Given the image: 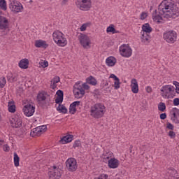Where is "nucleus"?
Returning a JSON list of instances; mask_svg holds the SVG:
<instances>
[{
    "label": "nucleus",
    "instance_id": "obj_47",
    "mask_svg": "<svg viewBox=\"0 0 179 179\" xmlns=\"http://www.w3.org/2000/svg\"><path fill=\"white\" fill-rule=\"evenodd\" d=\"M166 128H167V129H170L171 131H173L174 130V125H173V124H171L170 122H167L166 123Z\"/></svg>",
    "mask_w": 179,
    "mask_h": 179
},
{
    "label": "nucleus",
    "instance_id": "obj_45",
    "mask_svg": "<svg viewBox=\"0 0 179 179\" xmlns=\"http://www.w3.org/2000/svg\"><path fill=\"white\" fill-rule=\"evenodd\" d=\"M94 179H108V175L106 173H102L99 175L98 177H95Z\"/></svg>",
    "mask_w": 179,
    "mask_h": 179
},
{
    "label": "nucleus",
    "instance_id": "obj_3",
    "mask_svg": "<svg viewBox=\"0 0 179 179\" xmlns=\"http://www.w3.org/2000/svg\"><path fill=\"white\" fill-rule=\"evenodd\" d=\"M91 117L101 118L106 114V106L103 103H96L90 110Z\"/></svg>",
    "mask_w": 179,
    "mask_h": 179
},
{
    "label": "nucleus",
    "instance_id": "obj_18",
    "mask_svg": "<svg viewBox=\"0 0 179 179\" xmlns=\"http://www.w3.org/2000/svg\"><path fill=\"white\" fill-rule=\"evenodd\" d=\"M130 87L132 93L136 94L139 93V84L136 78H132L130 81Z\"/></svg>",
    "mask_w": 179,
    "mask_h": 179
},
{
    "label": "nucleus",
    "instance_id": "obj_12",
    "mask_svg": "<svg viewBox=\"0 0 179 179\" xmlns=\"http://www.w3.org/2000/svg\"><path fill=\"white\" fill-rule=\"evenodd\" d=\"M163 38L169 44H174L177 41V32L176 31H168L163 34Z\"/></svg>",
    "mask_w": 179,
    "mask_h": 179
},
{
    "label": "nucleus",
    "instance_id": "obj_26",
    "mask_svg": "<svg viewBox=\"0 0 179 179\" xmlns=\"http://www.w3.org/2000/svg\"><path fill=\"white\" fill-rule=\"evenodd\" d=\"M29 64H30L29 59H22L18 63V66L21 68V69H27V68H29Z\"/></svg>",
    "mask_w": 179,
    "mask_h": 179
},
{
    "label": "nucleus",
    "instance_id": "obj_44",
    "mask_svg": "<svg viewBox=\"0 0 179 179\" xmlns=\"http://www.w3.org/2000/svg\"><path fill=\"white\" fill-rule=\"evenodd\" d=\"M80 85L82 87V89H83L84 90H89V89H90V87L89 86V85H87V83H82V82H80Z\"/></svg>",
    "mask_w": 179,
    "mask_h": 179
},
{
    "label": "nucleus",
    "instance_id": "obj_6",
    "mask_svg": "<svg viewBox=\"0 0 179 179\" xmlns=\"http://www.w3.org/2000/svg\"><path fill=\"white\" fill-rule=\"evenodd\" d=\"M76 6L82 12H89L92 8V0H76Z\"/></svg>",
    "mask_w": 179,
    "mask_h": 179
},
{
    "label": "nucleus",
    "instance_id": "obj_14",
    "mask_svg": "<svg viewBox=\"0 0 179 179\" xmlns=\"http://www.w3.org/2000/svg\"><path fill=\"white\" fill-rule=\"evenodd\" d=\"M10 122L13 128H20L22 123V117H20L17 115H15L11 117V119L10 120Z\"/></svg>",
    "mask_w": 179,
    "mask_h": 179
},
{
    "label": "nucleus",
    "instance_id": "obj_28",
    "mask_svg": "<svg viewBox=\"0 0 179 179\" xmlns=\"http://www.w3.org/2000/svg\"><path fill=\"white\" fill-rule=\"evenodd\" d=\"M71 141H73V136L66 135L60 140V143L66 145V143H69Z\"/></svg>",
    "mask_w": 179,
    "mask_h": 179
},
{
    "label": "nucleus",
    "instance_id": "obj_53",
    "mask_svg": "<svg viewBox=\"0 0 179 179\" xmlns=\"http://www.w3.org/2000/svg\"><path fill=\"white\" fill-rule=\"evenodd\" d=\"M173 106H179V99L175 98L173 99Z\"/></svg>",
    "mask_w": 179,
    "mask_h": 179
},
{
    "label": "nucleus",
    "instance_id": "obj_17",
    "mask_svg": "<svg viewBox=\"0 0 179 179\" xmlns=\"http://www.w3.org/2000/svg\"><path fill=\"white\" fill-rule=\"evenodd\" d=\"M171 120L175 124H179V109L174 108L171 111Z\"/></svg>",
    "mask_w": 179,
    "mask_h": 179
},
{
    "label": "nucleus",
    "instance_id": "obj_40",
    "mask_svg": "<svg viewBox=\"0 0 179 179\" xmlns=\"http://www.w3.org/2000/svg\"><path fill=\"white\" fill-rule=\"evenodd\" d=\"M39 68H48V61H41L38 63Z\"/></svg>",
    "mask_w": 179,
    "mask_h": 179
},
{
    "label": "nucleus",
    "instance_id": "obj_41",
    "mask_svg": "<svg viewBox=\"0 0 179 179\" xmlns=\"http://www.w3.org/2000/svg\"><path fill=\"white\" fill-rule=\"evenodd\" d=\"M5 85H6V78L5 77L0 78V87L3 89L5 87Z\"/></svg>",
    "mask_w": 179,
    "mask_h": 179
},
{
    "label": "nucleus",
    "instance_id": "obj_49",
    "mask_svg": "<svg viewBox=\"0 0 179 179\" xmlns=\"http://www.w3.org/2000/svg\"><path fill=\"white\" fill-rule=\"evenodd\" d=\"M81 143H80V141L79 140H76L75 142H74V144H73V148H79L81 146Z\"/></svg>",
    "mask_w": 179,
    "mask_h": 179
},
{
    "label": "nucleus",
    "instance_id": "obj_16",
    "mask_svg": "<svg viewBox=\"0 0 179 179\" xmlns=\"http://www.w3.org/2000/svg\"><path fill=\"white\" fill-rule=\"evenodd\" d=\"M10 26V21L6 17L0 16V30H8Z\"/></svg>",
    "mask_w": 179,
    "mask_h": 179
},
{
    "label": "nucleus",
    "instance_id": "obj_24",
    "mask_svg": "<svg viewBox=\"0 0 179 179\" xmlns=\"http://www.w3.org/2000/svg\"><path fill=\"white\" fill-rule=\"evenodd\" d=\"M106 64L107 66L109 67L115 66V64H117V58L113 56H110L106 59Z\"/></svg>",
    "mask_w": 179,
    "mask_h": 179
},
{
    "label": "nucleus",
    "instance_id": "obj_11",
    "mask_svg": "<svg viewBox=\"0 0 179 179\" xmlns=\"http://www.w3.org/2000/svg\"><path fill=\"white\" fill-rule=\"evenodd\" d=\"M73 93L76 99H82L85 96V90L82 88L80 81L75 83L73 88Z\"/></svg>",
    "mask_w": 179,
    "mask_h": 179
},
{
    "label": "nucleus",
    "instance_id": "obj_33",
    "mask_svg": "<svg viewBox=\"0 0 179 179\" xmlns=\"http://www.w3.org/2000/svg\"><path fill=\"white\" fill-rule=\"evenodd\" d=\"M150 38V36L148 34H146L143 32L141 36V41L142 43H144V44H148L149 43V40Z\"/></svg>",
    "mask_w": 179,
    "mask_h": 179
},
{
    "label": "nucleus",
    "instance_id": "obj_13",
    "mask_svg": "<svg viewBox=\"0 0 179 179\" xmlns=\"http://www.w3.org/2000/svg\"><path fill=\"white\" fill-rule=\"evenodd\" d=\"M66 167L69 171H76L78 170V162H76L75 158H69L66 161Z\"/></svg>",
    "mask_w": 179,
    "mask_h": 179
},
{
    "label": "nucleus",
    "instance_id": "obj_20",
    "mask_svg": "<svg viewBox=\"0 0 179 179\" xmlns=\"http://www.w3.org/2000/svg\"><path fill=\"white\" fill-rule=\"evenodd\" d=\"M108 167L109 169H118L120 167V160L115 157H113L109 162H108Z\"/></svg>",
    "mask_w": 179,
    "mask_h": 179
},
{
    "label": "nucleus",
    "instance_id": "obj_57",
    "mask_svg": "<svg viewBox=\"0 0 179 179\" xmlns=\"http://www.w3.org/2000/svg\"><path fill=\"white\" fill-rule=\"evenodd\" d=\"M0 121H1V115H0Z\"/></svg>",
    "mask_w": 179,
    "mask_h": 179
},
{
    "label": "nucleus",
    "instance_id": "obj_35",
    "mask_svg": "<svg viewBox=\"0 0 179 179\" xmlns=\"http://www.w3.org/2000/svg\"><path fill=\"white\" fill-rule=\"evenodd\" d=\"M0 9L4 11L8 10V3H6V0H0Z\"/></svg>",
    "mask_w": 179,
    "mask_h": 179
},
{
    "label": "nucleus",
    "instance_id": "obj_4",
    "mask_svg": "<svg viewBox=\"0 0 179 179\" xmlns=\"http://www.w3.org/2000/svg\"><path fill=\"white\" fill-rule=\"evenodd\" d=\"M160 92L163 99H173V97H176V87L171 85H163Z\"/></svg>",
    "mask_w": 179,
    "mask_h": 179
},
{
    "label": "nucleus",
    "instance_id": "obj_39",
    "mask_svg": "<svg viewBox=\"0 0 179 179\" xmlns=\"http://www.w3.org/2000/svg\"><path fill=\"white\" fill-rule=\"evenodd\" d=\"M113 87L115 90H118V89L121 87V82H120V80H117L116 81L113 82Z\"/></svg>",
    "mask_w": 179,
    "mask_h": 179
},
{
    "label": "nucleus",
    "instance_id": "obj_54",
    "mask_svg": "<svg viewBox=\"0 0 179 179\" xmlns=\"http://www.w3.org/2000/svg\"><path fill=\"white\" fill-rule=\"evenodd\" d=\"M5 145V141L1 139L0 140V146H3Z\"/></svg>",
    "mask_w": 179,
    "mask_h": 179
},
{
    "label": "nucleus",
    "instance_id": "obj_7",
    "mask_svg": "<svg viewBox=\"0 0 179 179\" xmlns=\"http://www.w3.org/2000/svg\"><path fill=\"white\" fill-rule=\"evenodd\" d=\"M134 50L129 44L123 43L119 47V54L123 58H131Z\"/></svg>",
    "mask_w": 179,
    "mask_h": 179
},
{
    "label": "nucleus",
    "instance_id": "obj_29",
    "mask_svg": "<svg viewBox=\"0 0 179 179\" xmlns=\"http://www.w3.org/2000/svg\"><path fill=\"white\" fill-rule=\"evenodd\" d=\"M106 33L108 34H115L118 33V31L115 29L114 24H111L106 28Z\"/></svg>",
    "mask_w": 179,
    "mask_h": 179
},
{
    "label": "nucleus",
    "instance_id": "obj_8",
    "mask_svg": "<svg viewBox=\"0 0 179 179\" xmlns=\"http://www.w3.org/2000/svg\"><path fill=\"white\" fill-rule=\"evenodd\" d=\"M78 41H80V45H82L85 50L92 48V38L90 36L85 34H80L78 36Z\"/></svg>",
    "mask_w": 179,
    "mask_h": 179
},
{
    "label": "nucleus",
    "instance_id": "obj_25",
    "mask_svg": "<svg viewBox=\"0 0 179 179\" xmlns=\"http://www.w3.org/2000/svg\"><path fill=\"white\" fill-rule=\"evenodd\" d=\"M57 97L55 100L56 104H61L64 101V92L62 90H57L56 92Z\"/></svg>",
    "mask_w": 179,
    "mask_h": 179
},
{
    "label": "nucleus",
    "instance_id": "obj_5",
    "mask_svg": "<svg viewBox=\"0 0 179 179\" xmlns=\"http://www.w3.org/2000/svg\"><path fill=\"white\" fill-rule=\"evenodd\" d=\"M22 113L25 115V117H32L36 113V106L33 105V103L29 101V100H23L22 101Z\"/></svg>",
    "mask_w": 179,
    "mask_h": 179
},
{
    "label": "nucleus",
    "instance_id": "obj_21",
    "mask_svg": "<svg viewBox=\"0 0 179 179\" xmlns=\"http://www.w3.org/2000/svg\"><path fill=\"white\" fill-rule=\"evenodd\" d=\"M48 97V94L45 91H40L36 97V100L38 103H43V101H45L47 98Z\"/></svg>",
    "mask_w": 179,
    "mask_h": 179
},
{
    "label": "nucleus",
    "instance_id": "obj_56",
    "mask_svg": "<svg viewBox=\"0 0 179 179\" xmlns=\"http://www.w3.org/2000/svg\"><path fill=\"white\" fill-rule=\"evenodd\" d=\"M87 148H89V145H87V146H85V149H87Z\"/></svg>",
    "mask_w": 179,
    "mask_h": 179
},
{
    "label": "nucleus",
    "instance_id": "obj_34",
    "mask_svg": "<svg viewBox=\"0 0 179 179\" xmlns=\"http://www.w3.org/2000/svg\"><path fill=\"white\" fill-rule=\"evenodd\" d=\"M57 110L59 111V113H62L63 114H66L68 113V109H66L65 106L62 104H59L57 108Z\"/></svg>",
    "mask_w": 179,
    "mask_h": 179
},
{
    "label": "nucleus",
    "instance_id": "obj_15",
    "mask_svg": "<svg viewBox=\"0 0 179 179\" xmlns=\"http://www.w3.org/2000/svg\"><path fill=\"white\" fill-rule=\"evenodd\" d=\"M45 131H47V126H39L31 130V136H40V135H43Z\"/></svg>",
    "mask_w": 179,
    "mask_h": 179
},
{
    "label": "nucleus",
    "instance_id": "obj_55",
    "mask_svg": "<svg viewBox=\"0 0 179 179\" xmlns=\"http://www.w3.org/2000/svg\"><path fill=\"white\" fill-rule=\"evenodd\" d=\"M68 3V0H62V5H66Z\"/></svg>",
    "mask_w": 179,
    "mask_h": 179
},
{
    "label": "nucleus",
    "instance_id": "obj_23",
    "mask_svg": "<svg viewBox=\"0 0 179 179\" xmlns=\"http://www.w3.org/2000/svg\"><path fill=\"white\" fill-rule=\"evenodd\" d=\"M79 106H80V101H76L71 103L69 106V113L72 115L75 114Z\"/></svg>",
    "mask_w": 179,
    "mask_h": 179
},
{
    "label": "nucleus",
    "instance_id": "obj_31",
    "mask_svg": "<svg viewBox=\"0 0 179 179\" xmlns=\"http://www.w3.org/2000/svg\"><path fill=\"white\" fill-rule=\"evenodd\" d=\"M86 83H88V85H92V86H96V85H97V80L93 76L87 78Z\"/></svg>",
    "mask_w": 179,
    "mask_h": 179
},
{
    "label": "nucleus",
    "instance_id": "obj_30",
    "mask_svg": "<svg viewBox=\"0 0 179 179\" xmlns=\"http://www.w3.org/2000/svg\"><path fill=\"white\" fill-rule=\"evenodd\" d=\"M60 81H61V79L59 78V76L55 77L51 81V84H50L51 89H57V84L59 83Z\"/></svg>",
    "mask_w": 179,
    "mask_h": 179
},
{
    "label": "nucleus",
    "instance_id": "obj_42",
    "mask_svg": "<svg viewBox=\"0 0 179 179\" xmlns=\"http://www.w3.org/2000/svg\"><path fill=\"white\" fill-rule=\"evenodd\" d=\"M148 16H149V13L146 11H143L140 15V19L141 20H145V19L148 18Z\"/></svg>",
    "mask_w": 179,
    "mask_h": 179
},
{
    "label": "nucleus",
    "instance_id": "obj_22",
    "mask_svg": "<svg viewBox=\"0 0 179 179\" xmlns=\"http://www.w3.org/2000/svg\"><path fill=\"white\" fill-rule=\"evenodd\" d=\"M34 45L36 48H44V50H45V48H48V44L47 41L41 39L36 40L35 41Z\"/></svg>",
    "mask_w": 179,
    "mask_h": 179
},
{
    "label": "nucleus",
    "instance_id": "obj_37",
    "mask_svg": "<svg viewBox=\"0 0 179 179\" xmlns=\"http://www.w3.org/2000/svg\"><path fill=\"white\" fill-rule=\"evenodd\" d=\"M20 161V158H19V155H17V153L14 152V166H15V167H19Z\"/></svg>",
    "mask_w": 179,
    "mask_h": 179
},
{
    "label": "nucleus",
    "instance_id": "obj_19",
    "mask_svg": "<svg viewBox=\"0 0 179 179\" xmlns=\"http://www.w3.org/2000/svg\"><path fill=\"white\" fill-rule=\"evenodd\" d=\"M101 157L103 163H107L114 157V153L110 150H106L103 152Z\"/></svg>",
    "mask_w": 179,
    "mask_h": 179
},
{
    "label": "nucleus",
    "instance_id": "obj_2",
    "mask_svg": "<svg viewBox=\"0 0 179 179\" xmlns=\"http://www.w3.org/2000/svg\"><path fill=\"white\" fill-rule=\"evenodd\" d=\"M52 40L58 47H66L68 45L66 36L59 30H56L52 33Z\"/></svg>",
    "mask_w": 179,
    "mask_h": 179
},
{
    "label": "nucleus",
    "instance_id": "obj_43",
    "mask_svg": "<svg viewBox=\"0 0 179 179\" xmlns=\"http://www.w3.org/2000/svg\"><path fill=\"white\" fill-rule=\"evenodd\" d=\"M173 85L176 87L175 93L179 94V83L177 81H173Z\"/></svg>",
    "mask_w": 179,
    "mask_h": 179
},
{
    "label": "nucleus",
    "instance_id": "obj_46",
    "mask_svg": "<svg viewBox=\"0 0 179 179\" xmlns=\"http://www.w3.org/2000/svg\"><path fill=\"white\" fill-rule=\"evenodd\" d=\"M168 136L171 139H174L176 138V132H174L173 130H170L168 133Z\"/></svg>",
    "mask_w": 179,
    "mask_h": 179
},
{
    "label": "nucleus",
    "instance_id": "obj_51",
    "mask_svg": "<svg viewBox=\"0 0 179 179\" xmlns=\"http://www.w3.org/2000/svg\"><path fill=\"white\" fill-rule=\"evenodd\" d=\"M159 118L161 120H166L167 118V114L166 113H162L160 115H159Z\"/></svg>",
    "mask_w": 179,
    "mask_h": 179
},
{
    "label": "nucleus",
    "instance_id": "obj_48",
    "mask_svg": "<svg viewBox=\"0 0 179 179\" xmlns=\"http://www.w3.org/2000/svg\"><path fill=\"white\" fill-rule=\"evenodd\" d=\"M109 78L110 79H113V80L114 82L120 80V78H118V77H117V76H115V74H113V73L110 75Z\"/></svg>",
    "mask_w": 179,
    "mask_h": 179
},
{
    "label": "nucleus",
    "instance_id": "obj_1",
    "mask_svg": "<svg viewBox=\"0 0 179 179\" xmlns=\"http://www.w3.org/2000/svg\"><path fill=\"white\" fill-rule=\"evenodd\" d=\"M159 12L155 10L152 13V20L155 23H162L163 17L170 19L179 13V9L174 4L173 0H163L158 7Z\"/></svg>",
    "mask_w": 179,
    "mask_h": 179
},
{
    "label": "nucleus",
    "instance_id": "obj_38",
    "mask_svg": "<svg viewBox=\"0 0 179 179\" xmlns=\"http://www.w3.org/2000/svg\"><path fill=\"white\" fill-rule=\"evenodd\" d=\"M158 110L159 111H162V113L164 112L166 110V103H164L163 102H160L158 104Z\"/></svg>",
    "mask_w": 179,
    "mask_h": 179
},
{
    "label": "nucleus",
    "instance_id": "obj_10",
    "mask_svg": "<svg viewBox=\"0 0 179 179\" xmlns=\"http://www.w3.org/2000/svg\"><path fill=\"white\" fill-rule=\"evenodd\" d=\"M9 9L13 13H21L23 12V4L17 0H12L9 3Z\"/></svg>",
    "mask_w": 179,
    "mask_h": 179
},
{
    "label": "nucleus",
    "instance_id": "obj_52",
    "mask_svg": "<svg viewBox=\"0 0 179 179\" xmlns=\"http://www.w3.org/2000/svg\"><path fill=\"white\" fill-rule=\"evenodd\" d=\"M145 91L147 92V93H152V87L150 86L145 87Z\"/></svg>",
    "mask_w": 179,
    "mask_h": 179
},
{
    "label": "nucleus",
    "instance_id": "obj_9",
    "mask_svg": "<svg viewBox=\"0 0 179 179\" xmlns=\"http://www.w3.org/2000/svg\"><path fill=\"white\" fill-rule=\"evenodd\" d=\"M48 176L50 179H59L62 176V170L57 166H52L50 168Z\"/></svg>",
    "mask_w": 179,
    "mask_h": 179
},
{
    "label": "nucleus",
    "instance_id": "obj_32",
    "mask_svg": "<svg viewBox=\"0 0 179 179\" xmlns=\"http://www.w3.org/2000/svg\"><path fill=\"white\" fill-rule=\"evenodd\" d=\"M8 111L9 113H15L16 111V105H15L14 101H9L8 103Z\"/></svg>",
    "mask_w": 179,
    "mask_h": 179
},
{
    "label": "nucleus",
    "instance_id": "obj_36",
    "mask_svg": "<svg viewBox=\"0 0 179 179\" xmlns=\"http://www.w3.org/2000/svg\"><path fill=\"white\" fill-rule=\"evenodd\" d=\"M90 26H92L91 22H85L80 26V31H86V29H87V27H90Z\"/></svg>",
    "mask_w": 179,
    "mask_h": 179
},
{
    "label": "nucleus",
    "instance_id": "obj_50",
    "mask_svg": "<svg viewBox=\"0 0 179 179\" xmlns=\"http://www.w3.org/2000/svg\"><path fill=\"white\" fill-rule=\"evenodd\" d=\"M3 150L4 152H9V150H10V148L9 147V145H8V144H4L3 145Z\"/></svg>",
    "mask_w": 179,
    "mask_h": 179
},
{
    "label": "nucleus",
    "instance_id": "obj_27",
    "mask_svg": "<svg viewBox=\"0 0 179 179\" xmlns=\"http://www.w3.org/2000/svg\"><path fill=\"white\" fill-rule=\"evenodd\" d=\"M141 29L143 33L148 34H150V33L153 31V29L152 28V27H150V24L149 23H145L143 24Z\"/></svg>",
    "mask_w": 179,
    "mask_h": 179
}]
</instances>
